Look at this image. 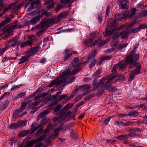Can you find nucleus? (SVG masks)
Listing matches in <instances>:
<instances>
[{
	"label": "nucleus",
	"instance_id": "1",
	"mask_svg": "<svg viewBox=\"0 0 147 147\" xmlns=\"http://www.w3.org/2000/svg\"><path fill=\"white\" fill-rule=\"evenodd\" d=\"M117 67V65L115 66L112 70V74L109 76L107 79L108 80L105 83L104 82L106 79V78L103 77L100 79V85L101 86L104 87V89L111 92H114L117 90V88L114 86L110 85V84H111L112 83L111 80L117 77L115 69Z\"/></svg>",
	"mask_w": 147,
	"mask_h": 147
},
{
	"label": "nucleus",
	"instance_id": "2",
	"mask_svg": "<svg viewBox=\"0 0 147 147\" xmlns=\"http://www.w3.org/2000/svg\"><path fill=\"white\" fill-rule=\"evenodd\" d=\"M55 20L50 18L45 19L42 21L40 23L36 26L37 29H39L42 31H45L48 28L55 24L56 22Z\"/></svg>",
	"mask_w": 147,
	"mask_h": 147
},
{
	"label": "nucleus",
	"instance_id": "3",
	"mask_svg": "<svg viewBox=\"0 0 147 147\" xmlns=\"http://www.w3.org/2000/svg\"><path fill=\"white\" fill-rule=\"evenodd\" d=\"M80 68H78L70 72L68 69H67L65 71L62 72L61 74V77L65 79L66 81L67 82L66 83L67 84L72 82L75 79V77L71 78V76L72 75H74L79 72L80 70Z\"/></svg>",
	"mask_w": 147,
	"mask_h": 147
},
{
	"label": "nucleus",
	"instance_id": "4",
	"mask_svg": "<svg viewBox=\"0 0 147 147\" xmlns=\"http://www.w3.org/2000/svg\"><path fill=\"white\" fill-rule=\"evenodd\" d=\"M136 61L134 60V62L132 63H128L130 65L129 67L130 68H132L134 66L136 68V69L131 71L129 73L130 77L129 80L130 81H131L134 79L135 75L138 74L140 73V69L141 68V66L140 64L136 62ZM126 63H128L127 62Z\"/></svg>",
	"mask_w": 147,
	"mask_h": 147
},
{
	"label": "nucleus",
	"instance_id": "5",
	"mask_svg": "<svg viewBox=\"0 0 147 147\" xmlns=\"http://www.w3.org/2000/svg\"><path fill=\"white\" fill-rule=\"evenodd\" d=\"M38 13V15L32 18L30 21V23L32 24H35L36 22L39 20L40 18L44 15L47 16L48 14L46 10L42 9L41 10H36L32 12V14L34 15Z\"/></svg>",
	"mask_w": 147,
	"mask_h": 147
},
{
	"label": "nucleus",
	"instance_id": "6",
	"mask_svg": "<svg viewBox=\"0 0 147 147\" xmlns=\"http://www.w3.org/2000/svg\"><path fill=\"white\" fill-rule=\"evenodd\" d=\"M139 46L138 43L136 44L134 47L133 50L131 52V54L128 56L126 58L127 62L129 63H132L134 62V60L138 61L139 59V55L135 54L136 49Z\"/></svg>",
	"mask_w": 147,
	"mask_h": 147
},
{
	"label": "nucleus",
	"instance_id": "7",
	"mask_svg": "<svg viewBox=\"0 0 147 147\" xmlns=\"http://www.w3.org/2000/svg\"><path fill=\"white\" fill-rule=\"evenodd\" d=\"M97 80L96 79H94L93 81V83L94 85L93 87L94 89L96 88H98V92L97 93V95L98 96H100L101 95V94H103L104 92V87L101 86L100 85H99L100 84V80H99V82L95 83V82H96Z\"/></svg>",
	"mask_w": 147,
	"mask_h": 147
},
{
	"label": "nucleus",
	"instance_id": "8",
	"mask_svg": "<svg viewBox=\"0 0 147 147\" xmlns=\"http://www.w3.org/2000/svg\"><path fill=\"white\" fill-rule=\"evenodd\" d=\"M18 38L17 36L13 37L7 41V43L5 45H7L10 47H14L20 44L21 42L18 40Z\"/></svg>",
	"mask_w": 147,
	"mask_h": 147
},
{
	"label": "nucleus",
	"instance_id": "9",
	"mask_svg": "<svg viewBox=\"0 0 147 147\" xmlns=\"http://www.w3.org/2000/svg\"><path fill=\"white\" fill-rule=\"evenodd\" d=\"M60 78L57 80H54L51 82L49 86L50 87H52L54 84H55L57 86L60 85L61 83H67V82L65 79L61 77V74H60L59 75Z\"/></svg>",
	"mask_w": 147,
	"mask_h": 147
},
{
	"label": "nucleus",
	"instance_id": "10",
	"mask_svg": "<svg viewBox=\"0 0 147 147\" xmlns=\"http://www.w3.org/2000/svg\"><path fill=\"white\" fill-rule=\"evenodd\" d=\"M41 6V4L39 0H35L32 2L30 4V7L27 10L30 11L34 8H39Z\"/></svg>",
	"mask_w": 147,
	"mask_h": 147
},
{
	"label": "nucleus",
	"instance_id": "11",
	"mask_svg": "<svg viewBox=\"0 0 147 147\" xmlns=\"http://www.w3.org/2000/svg\"><path fill=\"white\" fill-rule=\"evenodd\" d=\"M42 125H43L42 124H40L35 127V124L33 123L31 125L32 128V130L31 131V133H33L36 131L38 129L41 128L38 130L36 133L37 136H39L40 135L42 132L43 131L42 129L41 128Z\"/></svg>",
	"mask_w": 147,
	"mask_h": 147
},
{
	"label": "nucleus",
	"instance_id": "12",
	"mask_svg": "<svg viewBox=\"0 0 147 147\" xmlns=\"http://www.w3.org/2000/svg\"><path fill=\"white\" fill-rule=\"evenodd\" d=\"M16 26L15 25H8L4 27L2 29L3 32L6 34H12V29L16 28Z\"/></svg>",
	"mask_w": 147,
	"mask_h": 147
},
{
	"label": "nucleus",
	"instance_id": "13",
	"mask_svg": "<svg viewBox=\"0 0 147 147\" xmlns=\"http://www.w3.org/2000/svg\"><path fill=\"white\" fill-rule=\"evenodd\" d=\"M68 11H65L64 12H62L60 13L58 16L52 17L51 18L52 19L55 20L56 21L55 24L58 23L59 21V19L60 18H63L65 17H67L68 14Z\"/></svg>",
	"mask_w": 147,
	"mask_h": 147
},
{
	"label": "nucleus",
	"instance_id": "14",
	"mask_svg": "<svg viewBox=\"0 0 147 147\" xmlns=\"http://www.w3.org/2000/svg\"><path fill=\"white\" fill-rule=\"evenodd\" d=\"M49 112L48 111L45 110L40 113L38 115V117L40 118H42L41 121H42V123L43 125H44L47 123L46 119L45 118V116L48 114Z\"/></svg>",
	"mask_w": 147,
	"mask_h": 147
},
{
	"label": "nucleus",
	"instance_id": "15",
	"mask_svg": "<svg viewBox=\"0 0 147 147\" xmlns=\"http://www.w3.org/2000/svg\"><path fill=\"white\" fill-rule=\"evenodd\" d=\"M84 44L87 47H92L96 45V43L93 42V40L90 38L86 39L84 42Z\"/></svg>",
	"mask_w": 147,
	"mask_h": 147
},
{
	"label": "nucleus",
	"instance_id": "16",
	"mask_svg": "<svg viewBox=\"0 0 147 147\" xmlns=\"http://www.w3.org/2000/svg\"><path fill=\"white\" fill-rule=\"evenodd\" d=\"M40 47L39 46H37L33 47L32 49L30 48L29 51V54L31 56L35 55L36 53L38 52L40 50Z\"/></svg>",
	"mask_w": 147,
	"mask_h": 147
},
{
	"label": "nucleus",
	"instance_id": "17",
	"mask_svg": "<svg viewBox=\"0 0 147 147\" xmlns=\"http://www.w3.org/2000/svg\"><path fill=\"white\" fill-rule=\"evenodd\" d=\"M62 107L60 104H59L57 105L53 109V113L55 115H59L62 113V112L60 109Z\"/></svg>",
	"mask_w": 147,
	"mask_h": 147
},
{
	"label": "nucleus",
	"instance_id": "18",
	"mask_svg": "<svg viewBox=\"0 0 147 147\" xmlns=\"http://www.w3.org/2000/svg\"><path fill=\"white\" fill-rule=\"evenodd\" d=\"M110 40V39L107 38L106 39L105 41H102L100 39H98L96 40L95 41V43H96V45L97 44L99 45V47L103 46L107 42H108Z\"/></svg>",
	"mask_w": 147,
	"mask_h": 147
},
{
	"label": "nucleus",
	"instance_id": "19",
	"mask_svg": "<svg viewBox=\"0 0 147 147\" xmlns=\"http://www.w3.org/2000/svg\"><path fill=\"white\" fill-rule=\"evenodd\" d=\"M30 57V55L28 54V55H26L25 56L22 57L19 60L20 61L18 64H20L25 63L28 59Z\"/></svg>",
	"mask_w": 147,
	"mask_h": 147
},
{
	"label": "nucleus",
	"instance_id": "20",
	"mask_svg": "<svg viewBox=\"0 0 147 147\" xmlns=\"http://www.w3.org/2000/svg\"><path fill=\"white\" fill-rule=\"evenodd\" d=\"M70 51L69 50H67L65 52L64 57L63 59L64 61H66L67 60H68L70 57L72 55V54L71 53H69Z\"/></svg>",
	"mask_w": 147,
	"mask_h": 147
},
{
	"label": "nucleus",
	"instance_id": "21",
	"mask_svg": "<svg viewBox=\"0 0 147 147\" xmlns=\"http://www.w3.org/2000/svg\"><path fill=\"white\" fill-rule=\"evenodd\" d=\"M16 4L15 3H11L8 5V6L5 8L1 14L2 15L7 12L8 10L11 8L13 6Z\"/></svg>",
	"mask_w": 147,
	"mask_h": 147
},
{
	"label": "nucleus",
	"instance_id": "22",
	"mask_svg": "<svg viewBox=\"0 0 147 147\" xmlns=\"http://www.w3.org/2000/svg\"><path fill=\"white\" fill-rule=\"evenodd\" d=\"M92 53H90L88 56V59L90 60L93 58L95 56L97 53V51L96 50L93 49L91 50Z\"/></svg>",
	"mask_w": 147,
	"mask_h": 147
},
{
	"label": "nucleus",
	"instance_id": "23",
	"mask_svg": "<svg viewBox=\"0 0 147 147\" xmlns=\"http://www.w3.org/2000/svg\"><path fill=\"white\" fill-rule=\"evenodd\" d=\"M116 21L115 20H110L108 23L107 28H111L114 27L116 24Z\"/></svg>",
	"mask_w": 147,
	"mask_h": 147
},
{
	"label": "nucleus",
	"instance_id": "24",
	"mask_svg": "<svg viewBox=\"0 0 147 147\" xmlns=\"http://www.w3.org/2000/svg\"><path fill=\"white\" fill-rule=\"evenodd\" d=\"M67 114L66 112H63L58 119L61 121H63L65 120L66 118Z\"/></svg>",
	"mask_w": 147,
	"mask_h": 147
},
{
	"label": "nucleus",
	"instance_id": "25",
	"mask_svg": "<svg viewBox=\"0 0 147 147\" xmlns=\"http://www.w3.org/2000/svg\"><path fill=\"white\" fill-rule=\"evenodd\" d=\"M131 122L130 121H127L126 122L123 123L122 121L117 122L116 124L120 126H127L131 124Z\"/></svg>",
	"mask_w": 147,
	"mask_h": 147
},
{
	"label": "nucleus",
	"instance_id": "26",
	"mask_svg": "<svg viewBox=\"0 0 147 147\" xmlns=\"http://www.w3.org/2000/svg\"><path fill=\"white\" fill-rule=\"evenodd\" d=\"M70 135L72 138L76 140L78 139L77 133L73 129H71L70 132Z\"/></svg>",
	"mask_w": 147,
	"mask_h": 147
},
{
	"label": "nucleus",
	"instance_id": "27",
	"mask_svg": "<svg viewBox=\"0 0 147 147\" xmlns=\"http://www.w3.org/2000/svg\"><path fill=\"white\" fill-rule=\"evenodd\" d=\"M119 9H127L129 8V7L127 5L126 3H121L119 5Z\"/></svg>",
	"mask_w": 147,
	"mask_h": 147
},
{
	"label": "nucleus",
	"instance_id": "28",
	"mask_svg": "<svg viewBox=\"0 0 147 147\" xmlns=\"http://www.w3.org/2000/svg\"><path fill=\"white\" fill-rule=\"evenodd\" d=\"M26 93L25 92L20 93L15 96V98L17 100L19 98H22L26 96Z\"/></svg>",
	"mask_w": 147,
	"mask_h": 147
},
{
	"label": "nucleus",
	"instance_id": "29",
	"mask_svg": "<svg viewBox=\"0 0 147 147\" xmlns=\"http://www.w3.org/2000/svg\"><path fill=\"white\" fill-rule=\"evenodd\" d=\"M13 18V16H10V17L6 18L4 20L1 22V23L3 25V26H4L7 24L9 22L11 19Z\"/></svg>",
	"mask_w": 147,
	"mask_h": 147
},
{
	"label": "nucleus",
	"instance_id": "30",
	"mask_svg": "<svg viewBox=\"0 0 147 147\" xmlns=\"http://www.w3.org/2000/svg\"><path fill=\"white\" fill-rule=\"evenodd\" d=\"M46 86H42L41 87H39L36 91V93L38 94L44 91L46 89Z\"/></svg>",
	"mask_w": 147,
	"mask_h": 147
},
{
	"label": "nucleus",
	"instance_id": "31",
	"mask_svg": "<svg viewBox=\"0 0 147 147\" xmlns=\"http://www.w3.org/2000/svg\"><path fill=\"white\" fill-rule=\"evenodd\" d=\"M9 48V46L7 45H5V47L2 49L0 48V56L3 53Z\"/></svg>",
	"mask_w": 147,
	"mask_h": 147
},
{
	"label": "nucleus",
	"instance_id": "32",
	"mask_svg": "<svg viewBox=\"0 0 147 147\" xmlns=\"http://www.w3.org/2000/svg\"><path fill=\"white\" fill-rule=\"evenodd\" d=\"M127 64H129L128 63H126H126H124V64H122V63H121V64H120L119 65H117V64H116V65H115L113 67V68L114 67H115V65H118V67H117L115 69V71H116V75H117V72H116V69H117L119 68V67H120V68H121L122 69H123V68H125V67L126 65ZM113 69H112L113 70Z\"/></svg>",
	"mask_w": 147,
	"mask_h": 147
},
{
	"label": "nucleus",
	"instance_id": "33",
	"mask_svg": "<svg viewBox=\"0 0 147 147\" xmlns=\"http://www.w3.org/2000/svg\"><path fill=\"white\" fill-rule=\"evenodd\" d=\"M46 136V135L43 134V135L38 137L36 140H34V141H36V143L37 142H41L45 139Z\"/></svg>",
	"mask_w": 147,
	"mask_h": 147
},
{
	"label": "nucleus",
	"instance_id": "34",
	"mask_svg": "<svg viewBox=\"0 0 147 147\" xmlns=\"http://www.w3.org/2000/svg\"><path fill=\"white\" fill-rule=\"evenodd\" d=\"M20 125L19 124L12 123L9 126V127L11 129H15L18 127Z\"/></svg>",
	"mask_w": 147,
	"mask_h": 147
},
{
	"label": "nucleus",
	"instance_id": "35",
	"mask_svg": "<svg viewBox=\"0 0 147 147\" xmlns=\"http://www.w3.org/2000/svg\"><path fill=\"white\" fill-rule=\"evenodd\" d=\"M128 33L127 31H125L121 32L120 34V36L121 38H125L127 37Z\"/></svg>",
	"mask_w": 147,
	"mask_h": 147
},
{
	"label": "nucleus",
	"instance_id": "36",
	"mask_svg": "<svg viewBox=\"0 0 147 147\" xmlns=\"http://www.w3.org/2000/svg\"><path fill=\"white\" fill-rule=\"evenodd\" d=\"M90 86L88 84L81 86L80 87V90L82 91H84L85 90H87L90 88Z\"/></svg>",
	"mask_w": 147,
	"mask_h": 147
},
{
	"label": "nucleus",
	"instance_id": "37",
	"mask_svg": "<svg viewBox=\"0 0 147 147\" xmlns=\"http://www.w3.org/2000/svg\"><path fill=\"white\" fill-rule=\"evenodd\" d=\"M97 63V60L94 59L90 61L89 64V67L91 69L92 67L95 66Z\"/></svg>",
	"mask_w": 147,
	"mask_h": 147
},
{
	"label": "nucleus",
	"instance_id": "38",
	"mask_svg": "<svg viewBox=\"0 0 147 147\" xmlns=\"http://www.w3.org/2000/svg\"><path fill=\"white\" fill-rule=\"evenodd\" d=\"M8 106V104L7 102H5L4 103H3L0 105V109L1 110H3L6 109Z\"/></svg>",
	"mask_w": 147,
	"mask_h": 147
},
{
	"label": "nucleus",
	"instance_id": "39",
	"mask_svg": "<svg viewBox=\"0 0 147 147\" xmlns=\"http://www.w3.org/2000/svg\"><path fill=\"white\" fill-rule=\"evenodd\" d=\"M147 16V10H145L141 11V12L139 13V16H138V18H140L141 17L144 16Z\"/></svg>",
	"mask_w": 147,
	"mask_h": 147
},
{
	"label": "nucleus",
	"instance_id": "40",
	"mask_svg": "<svg viewBox=\"0 0 147 147\" xmlns=\"http://www.w3.org/2000/svg\"><path fill=\"white\" fill-rule=\"evenodd\" d=\"M109 29V28H107L106 29V33L105 36L106 37L108 36H110V35H111L114 31V30H112L110 31H108L107 30H108Z\"/></svg>",
	"mask_w": 147,
	"mask_h": 147
},
{
	"label": "nucleus",
	"instance_id": "41",
	"mask_svg": "<svg viewBox=\"0 0 147 147\" xmlns=\"http://www.w3.org/2000/svg\"><path fill=\"white\" fill-rule=\"evenodd\" d=\"M137 10L136 8H131V13L129 17L130 18H132L134 16Z\"/></svg>",
	"mask_w": 147,
	"mask_h": 147
},
{
	"label": "nucleus",
	"instance_id": "42",
	"mask_svg": "<svg viewBox=\"0 0 147 147\" xmlns=\"http://www.w3.org/2000/svg\"><path fill=\"white\" fill-rule=\"evenodd\" d=\"M36 143V141L32 140L27 143L25 145L26 147H32L33 144Z\"/></svg>",
	"mask_w": 147,
	"mask_h": 147
},
{
	"label": "nucleus",
	"instance_id": "43",
	"mask_svg": "<svg viewBox=\"0 0 147 147\" xmlns=\"http://www.w3.org/2000/svg\"><path fill=\"white\" fill-rule=\"evenodd\" d=\"M130 133L129 134V136H130L132 137H135L136 136H137V134L136 132V131H134V129H131L130 130Z\"/></svg>",
	"mask_w": 147,
	"mask_h": 147
},
{
	"label": "nucleus",
	"instance_id": "44",
	"mask_svg": "<svg viewBox=\"0 0 147 147\" xmlns=\"http://www.w3.org/2000/svg\"><path fill=\"white\" fill-rule=\"evenodd\" d=\"M128 138V137L127 135H121L117 137V139L121 140H125Z\"/></svg>",
	"mask_w": 147,
	"mask_h": 147
},
{
	"label": "nucleus",
	"instance_id": "45",
	"mask_svg": "<svg viewBox=\"0 0 147 147\" xmlns=\"http://www.w3.org/2000/svg\"><path fill=\"white\" fill-rule=\"evenodd\" d=\"M79 61V59L78 57H76L74 59L72 62H71L72 65L75 66L77 65V63Z\"/></svg>",
	"mask_w": 147,
	"mask_h": 147
},
{
	"label": "nucleus",
	"instance_id": "46",
	"mask_svg": "<svg viewBox=\"0 0 147 147\" xmlns=\"http://www.w3.org/2000/svg\"><path fill=\"white\" fill-rule=\"evenodd\" d=\"M58 101H55L48 106L47 107L51 109L58 103Z\"/></svg>",
	"mask_w": 147,
	"mask_h": 147
},
{
	"label": "nucleus",
	"instance_id": "47",
	"mask_svg": "<svg viewBox=\"0 0 147 147\" xmlns=\"http://www.w3.org/2000/svg\"><path fill=\"white\" fill-rule=\"evenodd\" d=\"M128 45V43H125L123 44H120L118 46V48H117V50H119L120 49L126 47Z\"/></svg>",
	"mask_w": 147,
	"mask_h": 147
},
{
	"label": "nucleus",
	"instance_id": "48",
	"mask_svg": "<svg viewBox=\"0 0 147 147\" xmlns=\"http://www.w3.org/2000/svg\"><path fill=\"white\" fill-rule=\"evenodd\" d=\"M62 3H72L76 1L77 0H60Z\"/></svg>",
	"mask_w": 147,
	"mask_h": 147
},
{
	"label": "nucleus",
	"instance_id": "49",
	"mask_svg": "<svg viewBox=\"0 0 147 147\" xmlns=\"http://www.w3.org/2000/svg\"><path fill=\"white\" fill-rule=\"evenodd\" d=\"M138 23L137 21L135 20L133 22L131 23L129 25L128 28H133L135 26H136L137 25V24Z\"/></svg>",
	"mask_w": 147,
	"mask_h": 147
},
{
	"label": "nucleus",
	"instance_id": "50",
	"mask_svg": "<svg viewBox=\"0 0 147 147\" xmlns=\"http://www.w3.org/2000/svg\"><path fill=\"white\" fill-rule=\"evenodd\" d=\"M78 89H76L75 90H74L71 94L70 96V98H71L74 97L78 92Z\"/></svg>",
	"mask_w": 147,
	"mask_h": 147
},
{
	"label": "nucleus",
	"instance_id": "51",
	"mask_svg": "<svg viewBox=\"0 0 147 147\" xmlns=\"http://www.w3.org/2000/svg\"><path fill=\"white\" fill-rule=\"evenodd\" d=\"M84 103V102L83 101H82L78 103L77 105L76 106H75V107H76V109L75 110L76 111L79 108V107H80Z\"/></svg>",
	"mask_w": 147,
	"mask_h": 147
},
{
	"label": "nucleus",
	"instance_id": "52",
	"mask_svg": "<svg viewBox=\"0 0 147 147\" xmlns=\"http://www.w3.org/2000/svg\"><path fill=\"white\" fill-rule=\"evenodd\" d=\"M22 111H23L21 110V109L19 108V109L16 110L13 112V115L14 116L16 115L19 113H21Z\"/></svg>",
	"mask_w": 147,
	"mask_h": 147
},
{
	"label": "nucleus",
	"instance_id": "53",
	"mask_svg": "<svg viewBox=\"0 0 147 147\" xmlns=\"http://www.w3.org/2000/svg\"><path fill=\"white\" fill-rule=\"evenodd\" d=\"M82 99V96H78L75 97L74 101L75 102H78L80 100Z\"/></svg>",
	"mask_w": 147,
	"mask_h": 147
},
{
	"label": "nucleus",
	"instance_id": "54",
	"mask_svg": "<svg viewBox=\"0 0 147 147\" xmlns=\"http://www.w3.org/2000/svg\"><path fill=\"white\" fill-rule=\"evenodd\" d=\"M104 60L103 59V58H102V57H101L100 59H99L98 61L97 60V63H98L97 65H100L103 62Z\"/></svg>",
	"mask_w": 147,
	"mask_h": 147
},
{
	"label": "nucleus",
	"instance_id": "55",
	"mask_svg": "<svg viewBox=\"0 0 147 147\" xmlns=\"http://www.w3.org/2000/svg\"><path fill=\"white\" fill-rule=\"evenodd\" d=\"M111 118V117H110L104 120L103 122L104 124L106 125H107Z\"/></svg>",
	"mask_w": 147,
	"mask_h": 147
},
{
	"label": "nucleus",
	"instance_id": "56",
	"mask_svg": "<svg viewBox=\"0 0 147 147\" xmlns=\"http://www.w3.org/2000/svg\"><path fill=\"white\" fill-rule=\"evenodd\" d=\"M28 39L31 40V41H33V42L36 40V37L34 35L29 36Z\"/></svg>",
	"mask_w": 147,
	"mask_h": 147
},
{
	"label": "nucleus",
	"instance_id": "57",
	"mask_svg": "<svg viewBox=\"0 0 147 147\" xmlns=\"http://www.w3.org/2000/svg\"><path fill=\"white\" fill-rule=\"evenodd\" d=\"M61 129V127H58L55 129L54 131V133L57 136L59 134V132Z\"/></svg>",
	"mask_w": 147,
	"mask_h": 147
},
{
	"label": "nucleus",
	"instance_id": "58",
	"mask_svg": "<svg viewBox=\"0 0 147 147\" xmlns=\"http://www.w3.org/2000/svg\"><path fill=\"white\" fill-rule=\"evenodd\" d=\"M9 93L6 92L4 93V94L1 97L0 100H2L4 99L5 96L7 97L9 95Z\"/></svg>",
	"mask_w": 147,
	"mask_h": 147
},
{
	"label": "nucleus",
	"instance_id": "59",
	"mask_svg": "<svg viewBox=\"0 0 147 147\" xmlns=\"http://www.w3.org/2000/svg\"><path fill=\"white\" fill-rule=\"evenodd\" d=\"M27 104L25 102L22 103L21 107L20 109L23 111L24 109L26 107Z\"/></svg>",
	"mask_w": 147,
	"mask_h": 147
},
{
	"label": "nucleus",
	"instance_id": "60",
	"mask_svg": "<svg viewBox=\"0 0 147 147\" xmlns=\"http://www.w3.org/2000/svg\"><path fill=\"white\" fill-rule=\"evenodd\" d=\"M26 46H31L33 43V41H31L30 40H27L25 42Z\"/></svg>",
	"mask_w": 147,
	"mask_h": 147
},
{
	"label": "nucleus",
	"instance_id": "61",
	"mask_svg": "<svg viewBox=\"0 0 147 147\" xmlns=\"http://www.w3.org/2000/svg\"><path fill=\"white\" fill-rule=\"evenodd\" d=\"M74 31V28H71V29H66L63 30L62 32H70L71 31Z\"/></svg>",
	"mask_w": 147,
	"mask_h": 147
},
{
	"label": "nucleus",
	"instance_id": "62",
	"mask_svg": "<svg viewBox=\"0 0 147 147\" xmlns=\"http://www.w3.org/2000/svg\"><path fill=\"white\" fill-rule=\"evenodd\" d=\"M94 96L93 94H90L89 96L86 97L84 98L85 100H88Z\"/></svg>",
	"mask_w": 147,
	"mask_h": 147
},
{
	"label": "nucleus",
	"instance_id": "63",
	"mask_svg": "<svg viewBox=\"0 0 147 147\" xmlns=\"http://www.w3.org/2000/svg\"><path fill=\"white\" fill-rule=\"evenodd\" d=\"M139 27H136L132 30V32L133 33H136L140 30Z\"/></svg>",
	"mask_w": 147,
	"mask_h": 147
},
{
	"label": "nucleus",
	"instance_id": "64",
	"mask_svg": "<svg viewBox=\"0 0 147 147\" xmlns=\"http://www.w3.org/2000/svg\"><path fill=\"white\" fill-rule=\"evenodd\" d=\"M23 5V4L21 3L18 5L15 6L14 7V9L15 10H17L18 9L20 8Z\"/></svg>",
	"mask_w": 147,
	"mask_h": 147
}]
</instances>
